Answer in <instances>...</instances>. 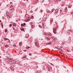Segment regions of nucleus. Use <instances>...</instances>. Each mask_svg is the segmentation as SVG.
Instances as JSON below:
<instances>
[{"instance_id": "1", "label": "nucleus", "mask_w": 73, "mask_h": 73, "mask_svg": "<svg viewBox=\"0 0 73 73\" xmlns=\"http://www.w3.org/2000/svg\"><path fill=\"white\" fill-rule=\"evenodd\" d=\"M6 61H7V64H10V63H12L14 62V60H12V58H7L6 59Z\"/></svg>"}, {"instance_id": "2", "label": "nucleus", "mask_w": 73, "mask_h": 73, "mask_svg": "<svg viewBox=\"0 0 73 73\" xmlns=\"http://www.w3.org/2000/svg\"><path fill=\"white\" fill-rule=\"evenodd\" d=\"M14 64H11V66H10V68L11 70H12L13 71L14 70Z\"/></svg>"}, {"instance_id": "3", "label": "nucleus", "mask_w": 73, "mask_h": 73, "mask_svg": "<svg viewBox=\"0 0 73 73\" xmlns=\"http://www.w3.org/2000/svg\"><path fill=\"white\" fill-rule=\"evenodd\" d=\"M6 15L7 17H11V14L8 12H6Z\"/></svg>"}, {"instance_id": "4", "label": "nucleus", "mask_w": 73, "mask_h": 73, "mask_svg": "<svg viewBox=\"0 0 73 73\" xmlns=\"http://www.w3.org/2000/svg\"><path fill=\"white\" fill-rule=\"evenodd\" d=\"M47 68H48V71H49V72L51 71L52 69H51V67L48 66L47 67Z\"/></svg>"}, {"instance_id": "5", "label": "nucleus", "mask_w": 73, "mask_h": 73, "mask_svg": "<svg viewBox=\"0 0 73 73\" xmlns=\"http://www.w3.org/2000/svg\"><path fill=\"white\" fill-rule=\"evenodd\" d=\"M53 33L54 34H56V28L55 27L54 29H53Z\"/></svg>"}, {"instance_id": "6", "label": "nucleus", "mask_w": 73, "mask_h": 73, "mask_svg": "<svg viewBox=\"0 0 73 73\" xmlns=\"http://www.w3.org/2000/svg\"><path fill=\"white\" fill-rule=\"evenodd\" d=\"M58 9H56L55 10V13H58Z\"/></svg>"}, {"instance_id": "7", "label": "nucleus", "mask_w": 73, "mask_h": 73, "mask_svg": "<svg viewBox=\"0 0 73 73\" xmlns=\"http://www.w3.org/2000/svg\"><path fill=\"white\" fill-rule=\"evenodd\" d=\"M35 45L36 46H38V44L37 43V42H36L35 43Z\"/></svg>"}, {"instance_id": "8", "label": "nucleus", "mask_w": 73, "mask_h": 73, "mask_svg": "<svg viewBox=\"0 0 73 73\" xmlns=\"http://www.w3.org/2000/svg\"><path fill=\"white\" fill-rule=\"evenodd\" d=\"M52 38L53 39V40H56V38L54 36H52Z\"/></svg>"}, {"instance_id": "9", "label": "nucleus", "mask_w": 73, "mask_h": 73, "mask_svg": "<svg viewBox=\"0 0 73 73\" xmlns=\"http://www.w3.org/2000/svg\"><path fill=\"white\" fill-rule=\"evenodd\" d=\"M29 37V34H26L25 36L26 38H27V37Z\"/></svg>"}, {"instance_id": "10", "label": "nucleus", "mask_w": 73, "mask_h": 73, "mask_svg": "<svg viewBox=\"0 0 73 73\" xmlns=\"http://www.w3.org/2000/svg\"><path fill=\"white\" fill-rule=\"evenodd\" d=\"M4 40L5 41H7V40H9V42H10V40H9V39L7 38H4Z\"/></svg>"}, {"instance_id": "11", "label": "nucleus", "mask_w": 73, "mask_h": 73, "mask_svg": "<svg viewBox=\"0 0 73 73\" xmlns=\"http://www.w3.org/2000/svg\"><path fill=\"white\" fill-rule=\"evenodd\" d=\"M48 36H52V34L51 33H49L48 34Z\"/></svg>"}, {"instance_id": "12", "label": "nucleus", "mask_w": 73, "mask_h": 73, "mask_svg": "<svg viewBox=\"0 0 73 73\" xmlns=\"http://www.w3.org/2000/svg\"><path fill=\"white\" fill-rule=\"evenodd\" d=\"M67 7H66L65 8V11L66 12H67V11H68V10H67Z\"/></svg>"}, {"instance_id": "13", "label": "nucleus", "mask_w": 73, "mask_h": 73, "mask_svg": "<svg viewBox=\"0 0 73 73\" xmlns=\"http://www.w3.org/2000/svg\"><path fill=\"white\" fill-rule=\"evenodd\" d=\"M50 44H51V42L47 43L46 44V45H50Z\"/></svg>"}, {"instance_id": "14", "label": "nucleus", "mask_w": 73, "mask_h": 73, "mask_svg": "<svg viewBox=\"0 0 73 73\" xmlns=\"http://www.w3.org/2000/svg\"><path fill=\"white\" fill-rule=\"evenodd\" d=\"M29 17V15H27V16L26 17V19H28V20Z\"/></svg>"}, {"instance_id": "15", "label": "nucleus", "mask_w": 73, "mask_h": 73, "mask_svg": "<svg viewBox=\"0 0 73 73\" xmlns=\"http://www.w3.org/2000/svg\"><path fill=\"white\" fill-rule=\"evenodd\" d=\"M54 10H55V9H52V10L50 12H52H52H53L54 11Z\"/></svg>"}, {"instance_id": "16", "label": "nucleus", "mask_w": 73, "mask_h": 73, "mask_svg": "<svg viewBox=\"0 0 73 73\" xmlns=\"http://www.w3.org/2000/svg\"><path fill=\"white\" fill-rule=\"evenodd\" d=\"M5 46L6 48H8L9 47V45H6Z\"/></svg>"}, {"instance_id": "17", "label": "nucleus", "mask_w": 73, "mask_h": 73, "mask_svg": "<svg viewBox=\"0 0 73 73\" xmlns=\"http://www.w3.org/2000/svg\"><path fill=\"white\" fill-rule=\"evenodd\" d=\"M13 26H14V27H15V26H16V24L15 23H13Z\"/></svg>"}, {"instance_id": "18", "label": "nucleus", "mask_w": 73, "mask_h": 73, "mask_svg": "<svg viewBox=\"0 0 73 73\" xmlns=\"http://www.w3.org/2000/svg\"><path fill=\"white\" fill-rule=\"evenodd\" d=\"M26 49H29V48H30V47L27 46L26 47Z\"/></svg>"}, {"instance_id": "19", "label": "nucleus", "mask_w": 73, "mask_h": 73, "mask_svg": "<svg viewBox=\"0 0 73 73\" xmlns=\"http://www.w3.org/2000/svg\"><path fill=\"white\" fill-rule=\"evenodd\" d=\"M47 40H50V39L49 38V37H47L46 38Z\"/></svg>"}, {"instance_id": "20", "label": "nucleus", "mask_w": 73, "mask_h": 73, "mask_svg": "<svg viewBox=\"0 0 73 73\" xmlns=\"http://www.w3.org/2000/svg\"><path fill=\"white\" fill-rule=\"evenodd\" d=\"M19 45L20 46H21V45H22V42H21L19 44Z\"/></svg>"}, {"instance_id": "21", "label": "nucleus", "mask_w": 73, "mask_h": 73, "mask_svg": "<svg viewBox=\"0 0 73 73\" xmlns=\"http://www.w3.org/2000/svg\"><path fill=\"white\" fill-rule=\"evenodd\" d=\"M65 44V42H62V45H64V44Z\"/></svg>"}, {"instance_id": "22", "label": "nucleus", "mask_w": 73, "mask_h": 73, "mask_svg": "<svg viewBox=\"0 0 73 73\" xmlns=\"http://www.w3.org/2000/svg\"><path fill=\"white\" fill-rule=\"evenodd\" d=\"M10 10H11V11H15V9H11Z\"/></svg>"}, {"instance_id": "23", "label": "nucleus", "mask_w": 73, "mask_h": 73, "mask_svg": "<svg viewBox=\"0 0 73 73\" xmlns=\"http://www.w3.org/2000/svg\"><path fill=\"white\" fill-rule=\"evenodd\" d=\"M31 19H34V18H33V15H31Z\"/></svg>"}, {"instance_id": "24", "label": "nucleus", "mask_w": 73, "mask_h": 73, "mask_svg": "<svg viewBox=\"0 0 73 73\" xmlns=\"http://www.w3.org/2000/svg\"><path fill=\"white\" fill-rule=\"evenodd\" d=\"M71 7H72V5H70V6H68V8H71Z\"/></svg>"}, {"instance_id": "25", "label": "nucleus", "mask_w": 73, "mask_h": 73, "mask_svg": "<svg viewBox=\"0 0 73 73\" xmlns=\"http://www.w3.org/2000/svg\"><path fill=\"white\" fill-rule=\"evenodd\" d=\"M59 50H60V51H61V52H62V49H61L60 48Z\"/></svg>"}, {"instance_id": "26", "label": "nucleus", "mask_w": 73, "mask_h": 73, "mask_svg": "<svg viewBox=\"0 0 73 73\" xmlns=\"http://www.w3.org/2000/svg\"><path fill=\"white\" fill-rule=\"evenodd\" d=\"M42 26L43 27H44V24L42 23Z\"/></svg>"}, {"instance_id": "27", "label": "nucleus", "mask_w": 73, "mask_h": 73, "mask_svg": "<svg viewBox=\"0 0 73 73\" xmlns=\"http://www.w3.org/2000/svg\"><path fill=\"white\" fill-rule=\"evenodd\" d=\"M39 27H40V28H42V26H41L40 25H39Z\"/></svg>"}, {"instance_id": "28", "label": "nucleus", "mask_w": 73, "mask_h": 73, "mask_svg": "<svg viewBox=\"0 0 73 73\" xmlns=\"http://www.w3.org/2000/svg\"><path fill=\"white\" fill-rule=\"evenodd\" d=\"M66 50H67V52H70V51L68 50V49H66Z\"/></svg>"}, {"instance_id": "29", "label": "nucleus", "mask_w": 73, "mask_h": 73, "mask_svg": "<svg viewBox=\"0 0 73 73\" xmlns=\"http://www.w3.org/2000/svg\"><path fill=\"white\" fill-rule=\"evenodd\" d=\"M21 27H24V25L23 24H21Z\"/></svg>"}, {"instance_id": "30", "label": "nucleus", "mask_w": 73, "mask_h": 73, "mask_svg": "<svg viewBox=\"0 0 73 73\" xmlns=\"http://www.w3.org/2000/svg\"><path fill=\"white\" fill-rule=\"evenodd\" d=\"M26 25V24H25V23H23V25H24V26H25Z\"/></svg>"}, {"instance_id": "31", "label": "nucleus", "mask_w": 73, "mask_h": 73, "mask_svg": "<svg viewBox=\"0 0 73 73\" xmlns=\"http://www.w3.org/2000/svg\"><path fill=\"white\" fill-rule=\"evenodd\" d=\"M7 29H5V33H6V32H7Z\"/></svg>"}, {"instance_id": "32", "label": "nucleus", "mask_w": 73, "mask_h": 73, "mask_svg": "<svg viewBox=\"0 0 73 73\" xmlns=\"http://www.w3.org/2000/svg\"><path fill=\"white\" fill-rule=\"evenodd\" d=\"M9 27H12V24H10L9 25Z\"/></svg>"}, {"instance_id": "33", "label": "nucleus", "mask_w": 73, "mask_h": 73, "mask_svg": "<svg viewBox=\"0 0 73 73\" xmlns=\"http://www.w3.org/2000/svg\"><path fill=\"white\" fill-rule=\"evenodd\" d=\"M29 56H31L32 55V54L31 53H30L29 54Z\"/></svg>"}, {"instance_id": "34", "label": "nucleus", "mask_w": 73, "mask_h": 73, "mask_svg": "<svg viewBox=\"0 0 73 73\" xmlns=\"http://www.w3.org/2000/svg\"><path fill=\"white\" fill-rule=\"evenodd\" d=\"M50 12V11L48 10V11H47V13H49Z\"/></svg>"}, {"instance_id": "35", "label": "nucleus", "mask_w": 73, "mask_h": 73, "mask_svg": "<svg viewBox=\"0 0 73 73\" xmlns=\"http://www.w3.org/2000/svg\"><path fill=\"white\" fill-rule=\"evenodd\" d=\"M13 46H14V47H15V46H16V45L14 44V45H13Z\"/></svg>"}, {"instance_id": "36", "label": "nucleus", "mask_w": 73, "mask_h": 73, "mask_svg": "<svg viewBox=\"0 0 73 73\" xmlns=\"http://www.w3.org/2000/svg\"><path fill=\"white\" fill-rule=\"evenodd\" d=\"M60 13H61L62 12V10H60Z\"/></svg>"}, {"instance_id": "37", "label": "nucleus", "mask_w": 73, "mask_h": 73, "mask_svg": "<svg viewBox=\"0 0 73 73\" xmlns=\"http://www.w3.org/2000/svg\"><path fill=\"white\" fill-rule=\"evenodd\" d=\"M54 1H55V2H56V1H58L57 0H54Z\"/></svg>"}, {"instance_id": "38", "label": "nucleus", "mask_w": 73, "mask_h": 73, "mask_svg": "<svg viewBox=\"0 0 73 73\" xmlns=\"http://www.w3.org/2000/svg\"><path fill=\"white\" fill-rule=\"evenodd\" d=\"M40 11H41V12H43V10H40Z\"/></svg>"}, {"instance_id": "39", "label": "nucleus", "mask_w": 73, "mask_h": 73, "mask_svg": "<svg viewBox=\"0 0 73 73\" xmlns=\"http://www.w3.org/2000/svg\"><path fill=\"white\" fill-rule=\"evenodd\" d=\"M70 28H72V26L70 25Z\"/></svg>"}, {"instance_id": "40", "label": "nucleus", "mask_w": 73, "mask_h": 73, "mask_svg": "<svg viewBox=\"0 0 73 73\" xmlns=\"http://www.w3.org/2000/svg\"><path fill=\"white\" fill-rule=\"evenodd\" d=\"M13 7V6H12V5H11V7H10V8H12Z\"/></svg>"}, {"instance_id": "41", "label": "nucleus", "mask_w": 73, "mask_h": 73, "mask_svg": "<svg viewBox=\"0 0 73 73\" xmlns=\"http://www.w3.org/2000/svg\"><path fill=\"white\" fill-rule=\"evenodd\" d=\"M30 12H31V13H33V11H30Z\"/></svg>"}, {"instance_id": "42", "label": "nucleus", "mask_w": 73, "mask_h": 73, "mask_svg": "<svg viewBox=\"0 0 73 73\" xmlns=\"http://www.w3.org/2000/svg\"><path fill=\"white\" fill-rule=\"evenodd\" d=\"M1 26H2V28H3V25H2Z\"/></svg>"}, {"instance_id": "43", "label": "nucleus", "mask_w": 73, "mask_h": 73, "mask_svg": "<svg viewBox=\"0 0 73 73\" xmlns=\"http://www.w3.org/2000/svg\"><path fill=\"white\" fill-rule=\"evenodd\" d=\"M26 57H27V56L24 57H23V58H26Z\"/></svg>"}, {"instance_id": "44", "label": "nucleus", "mask_w": 73, "mask_h": 73, "mask_svg": "<svg viewBox=\"0 0 73 73\" xmlns=\"http://www.w3.org/2000/svg\"><path fill=\"white\" fill-rule=\"evenodd\" d=\"M56 49H58V48H57V47H56Z\"/></svg>"}, {"instance_id": "45", "label": "nucleus", "mask_w": 73, "mask_h": 73, "mask_svg": "<svg viewBox=\"0 0 73 73\" xmlns=\"http://www.w3.org/2000/svg\"><path fill=\"white\" fill-rule=\"evenodd\" d=\"M31 27H32V28H33V26L32 25V26H31Z\"/></svg>"}, {"instance_id": "46", "label": "nucleus", "mask_w": 73, "mask_h": 73, "mask_svg": "<svg viewBox=\"0 0 73 73\" xmlns=\"http://www.w3.org/2000/svg\"><path fill=\"white\" fill-rule=\"evenodd\" d=\"M61 6H62V7H63V6H64V5H63V4H62L61 5Z\"/></svg>"}, {"instance_id": "47", "label": "nucleus", "mask_w": 73, "mask_h": 73, "mask_svg": "<svg viewBox=\"0 0 73 73\" xmlns=\"http://www.w3.org/2000/svg\"><path fill=\"white\" fill-rule=\"evenodd\" d=\"M37 9H38V8H37V9H36V11H37Z\"/></svg>"}, {"instance_id": "48", "label": "nucleus", "mask_w": 73, "mask_h": 73, "mask_svg": "<svg viewBox=\"0 0 73 73\" xmlns=\"http://www.w3.org/2000/svg\"><path fill=\"white\" fill-rule=\"evenodd\" d=\"M22 31H24V29H22Z\"/></svg>"}, {"instance_id": "49", "label": "nucleus", "mask_w": 73, "mask_h": 73, "mask_svg": "<svg viewBox=\"0 0 73 73\" xmlns=\"http://www.w3.org/2000/svg\"><path fill=\"white\" fill-rule=\"evenodd\" d=\"M24 52H26L27 51V50H24Z\"/></svg>"}, {"instance_id": "50", "label": "nucleus", "mask_w": 73, "mask_h": 73, "mask_svg": "<svg viewBox=\"0 0 73 73\" xmlns=\"http://www.w3.org/2000/svg\"><path fill=\"white\" fill-rule=\"evenodd\" d=\"M10 4H12V2H11Z\"/></svg>"}, {"instance_id": "51", "label": "nucleus", "mask_w": 73, "mask_h": 73, "mask_svg": "<svg viewBox=\"0 0 73 73\" xmlns=\"http://www.w3.org/2000/svg\"><path fill=\"white\" fill-rule=\"evenodd\" d=\"M58 1H61V0H57Z\"/></svg>"}, {"instance_id": "52", "label": "nucleus", "mask_w": 73, "mask_h": 73, "mask_svg": "<svg viewBox=\"0 0 73 73\" xmlns=\"http://www.w3.org/2000/svg\"><path fill=\"white\" fill-rule=\"evenodd\" d=\"M1 4L0 3V6H1Z\"/></svg>"}, {"instance_id": "53", "label": "nucleus", "mask_w": 73, "mask_h": 73, "mask_svg": "<svg viewBox=\"0 0 73 73\" xmlns=\"http://www.w3.org/2000/svg\"><path fill=\"white\" fill-rule=\"evenodd\" d=\"M21 73H24V72H21Z\"/></svg>"}, {"instance_id": "54", "label": "nucleus", "mask_w": 73, "mask_h": 73, "mask_svg": "<svg viewBox=\"0 0 73 73\" xmlns=\"http://www.w3.org/2000/svg\"><path fill=\"white\" fill-rule=\"evenodd\" d=\"M1 20H0V23H1Z\"/></svg>"}, {"instance_id": "55", "label": "nucleus", "mask_w": 73, "mask_h": 73, "mask_svg": "<svg viewBox=\"0 0 73 73\" xmlns=\"http://www.w3.org/2000/svg\"><path fill=\"white\" fill-rule=\"evenodd\" d=\"M3 19H4V17L3 16Z\"/></svg>"}, {"instance_id": "56", "label": "nucleus", "mask_w": 73, "mask_h": 73, "mask_svg": "<svg viewBox=\"0 0 73 73\" xmlns=\"http://www.w3.org/2000/svg\"><path fill=\"white\" fill-rule=\"evenodd\" d=\"M60 48H63L62 47V46H60Z\"/></svg>"}, {"instance_id": "57", "label": "nucleus", "mask_w": 73, "mask_h": 73, "mask_svg": "<svg viewBox=\"0 0 73 73\" xmlns=\"http://www.w3.org/2000/svg\"><path fill=\"white\" fill-rule=\"evenodd\" d=\"M43 2H44V1H42V3H43Z\"/></svg>"}, {"instance_id": "58", "label": "nucleus", "mask_w": 73, "mask_h": 73, "mask_svg": "<svg viewBox=\"0 0 73 73\" xmlns=\"http://www.w3.org/2000/svg\"><path fill=\"white\" fill-rule=\"evenodd\" d=\"M72 50H73V48H72Z\"/></svg>"}, {"instance_id": "59", "label": "nucleus", "mask_w": 73, "mask_h": 73, "mask_svg": "<svg viewBox=\"0 0 73 73\" xmlns=\"http://www.w3.org/2000/svg\"><path fill=\"white\" fill-rule=\"evenodd\" d=\"M8 6V5H7V6Z\"/></svg>"}, {"instance_id": "60", "label": "nucleus", "mask_w": 73, "mask_h": 73, "mask_svg": "<svg viewBox=\"0 0 73 73\" xmlns=\"http://www.w3.org/2000/svg\"><path fill=\"white\" fill-rule=\"evenodd\" d=\"M24 0V1H25V0Z\"/></svg>"}, {"instance_id": "61", "label": "nucleus", "mask_w": 73, "mask_h": 73, "mask_svg": "<svg viewBox=\"0 0 73 73\" xmlns=\"http://www.w3.org/2000/svg\"><path fill=\"white\" fill-rule=\"evenodd\" d=\"M52 65L53 66V64H52Z\"/></svg>"}]
</instances>
